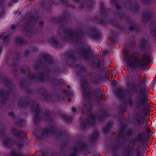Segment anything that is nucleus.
I'll return each mask as SVG.
<instances>
[{
	"instance_id": "nucleus-1",
	"label": "nucleus",
	"mask_w": 156,
	"mask_h": 156,
	"mask_svg": "<svg viewBox=\"0 0 156 156\" xmlns=\"http://www.w3.org/2000/svg\"><path fill=\"white\" fill-rule=\"evenodd\" d=\"M124 61L127 65L132 68L142 66L147 64L145 59L140 60L138 57H126Z\"/></svg>"
},
{
	"instance_id": "nucleus-2",
	"label": "nucleus",
	"mask_w": 156,
	"mask_h": 156,
	"mask_svg": "<svg viewBox=\"0 0 156 156\" xmlns=\"http://www.w3.org/2000/svg\"><path fill=\"white\" fill-rule=\"evenodd\" d=\"M51 43L53 44H56L57 43V41L55 40H51Z\"/></svg>"
},
{
	"instance_id": "nucleus-3",
	"label": "nucleus",
	"mask_w": 156,
	"mask_h": 156,
	"mask_svg": "<svg viewBox=\"0 0 156 156\" xmlns=\"http://www.w3.org/2000/svg\"><path fill=\"white\" fill-rule=\"evenodd\" d=\"M72 111L73 112H75L76 111V109L74 107H73L72 108Z\"/></svg>"
},
{
	"instance_id": "nucleus-4",
	"label": "nucleus",
	"mask_w": 156,
	"mask_h": 156,
	"mask_svg": "<svg viewBox=\"0 0 156 156\" xmlns=\"http://www.w3.org/2000/svg\"><path fill=\"white\" fill-rule=\"evenodd\" d=\"M16 27H15V25H12L11 27V28L12 29H14Z\"/></svg>"
},
{
	"instance_id": "nucleus-5",
	"label": "nucleus",
	"mask_w": 156,
	"mask_h": 156,
	"mask_svg": "<svg viewBox=\"0 0 156 156\" xmlns=\"http://www.w3.org/2000/svg\"><path fill=\"white\" fill-rule=\"evenodd\" d=\"M18 0H12V2L13 3H16L17 2Z\"/></svg>"
},
{
	"instance_id": "nucleus-6",
	"label": "nucleus",
	"mask_w": 156,
	"mask_h": 156,
	"mask_svg": "<svg viewBox=\"0 0 156 156\" xmlns=\"http://www.w3.org/2000/svg\"><path fill=\"white\" fill-rule=\"evenodd\" d=\"M7 141L8 142V140H6L4 141V143L6 145H7V144H6V142Z\"/></svg>"
},
{
	"instance_id": "nucleus-7",
	"label": "nucleus",
	"mask_w": 156,
	"mask_h": 156,
	"mask_svg": "<svg viewBox=\"0 0 156 156\" xmlns=\"http://www.w3.org/2000/svg\"><path fill=\"white\" fill-rule=\"evenodd\" d=\"M9 114H10L11 115H13V113L12 112H10L9 113Z\"/></svg>"
},
{
	"instance_id": "nucleus-8",
	"label": "nucleus",
	"mask_w": 156,
	"mask_h": 156,
	"mask_svg": "<svg viewBox=\"0 0 156 156\" xmlns=\"http://www.w3.org/2000/svg\"><path fill=\"white\" fill-rule=\"evenodd\" d=\"M2 49L1 47H0V53L2 51Z\"/></svg>"
}]
</instances>
